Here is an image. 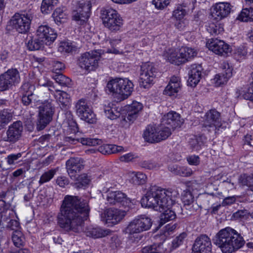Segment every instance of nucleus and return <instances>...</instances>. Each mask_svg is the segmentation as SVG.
<instances>
[{"instance_id":"1","label":"nucleus","mask_w":253,"mask_h":253,"mask_svg":"<svg viewBox=\"0 0 253 253\" xmlns=\"http://www.w3.org/2000/svg\"><path fill=\"white\" fill-rule=\"evenodd\" d=\"M88 201L78 196L66 195L57 215L59 226L66 231L80 232L89 216Z\"/></svg>"},{"instance_id":"2","label":"nucleus","mask_w":253,"mask_h":253,"mask_svg":"<svg viewBox=\"0 0 253 253\" xmlns=\"http://www.w3.org/2000/svg\"><path fill=\"white\" fill-rule=\"evenodd\" d=\"M213 243L223 253H232L242 248L245 241L241 234L228 227L221 229L216 234Z\"/></svg>"},{"instance_id":"3","label":"nucleus","mask_w":253,"mask_h":253,"mask_svg":"<svg viewBox=\"0 0 253 253\" xmlns=\"http://www.w3.org/2000/svg\"><path fill=\"white\" fill-rule=\"evenodd\" d=\"M133 87L132 82L127 78H115L108 81L106 89L117 101H121L131 94Z\"/></svg>"},{"instance_id":"4","label":"nucleus","mask_w":253,"mask_h":253,"mask_svg":"<svg viewBox=\"0 0 253 253\" xmlns=\"http://www.w3.org/2000/svg\"><path fill=\"white\" fill-rule=\"evenodd\" d=\"M34 16L35 10L32 9L25 10L21 14L16 13L12 17L10 25L18 33L25 34L29 31Z\"/></svg>"},{"instance_id":"5","label":"nucleus","mask_w":253,"mask_h":253,"mask_svg":"<svg viewBox=\"0 0 253 253\" xmlns=\"http://www.w3.org/2000/svg\"><path fill=\"white\" fill-rule=\"evenodd\" d=\"M100 18L104 26L111 32L120 30L123 24V19L117 11L110 7L101 9Z\"/></svg>"},{"instance_id":"6","label":"nucleus","mask_w":253,"mask_h":253,"mask_svg":"<svg viewBox=\"0 0 253 253\" xmlns=\"http://www.w3.org/2000/svg\"><path fill=\"white\" fill-rule=\"evenodd\" d=\"M101 50H95L82 54L78 59L79 67L86 71L95 70L98 66Z\"/></svg>"},{"instance_id":"7","label":"nucleus","mask_w":253,"mask_h":253,"mask_svg":"<svg viewBox=\"0 0 253 253\" xmlns=\"http://www.w3.org/2000/svg\"><path fill=\"white\" fill-rule=\"evenodd\" d=\"M39 118L37 123L38 130L43 129L52 120L54 107L51 100H47L39 107Z\"/></svg>"},{"instance_id":"8","label":"nucleus","mask_w":253,"mask_h":253,"mask_svg":"<svg viewBox=\"0 0 253 253\" xmlns=\"http://www.w3.org/2000/svg\"><path fill=\"white\" fill-rule=\"evenodd\" d=\"M20 76L16 69H8L0 75V91L11 89L20 82Z\"/></svg>"},{"instance_id":"9","label":"nucleus","mask_w":253,"mask_h":253,"mask_svg":"<svg viewBox=\"0 0 253 253\" xmlns=\"http://www.w3.org/2000/svg\"><path fill=\"white\" fill-rule=\"evenodd\" d=\"M156 69L151 62L143 63L141 66L139 77V85L144 88H149L153 84L156 77Z\"/></svg>"},{"instance_id":"10","label":"nucleus","mask_w":253,"mask_h":253,"mask_svg":"<svg viewBox=\"0 0 253 253\" xmlns=\"http://www.w3.org/2000/svg\"><path fill=\"white\" fill-rule=\"evenodd\" d=\"M91 8L90 0H78L77 9L73 13V19L80 25L83 24L90 17Z\"/></svg>"},{"instance_id":"11","label":"nucleus","mask_w":253,"mask_h":253,"mask_svg":"<svg viewBox=\"0 0 253 253\" xmlns=\"http://www.w3.org/2000/svg\"><path fill=\"white\" fill-rule=\"evenodd\" d=\"M75 108L76 113L81 119L89 124L95 123L96 116L85 100H79L76 103Z\"/></svg>"},{"instance_id":"12","label":"nucleus","mask_w":253,"mask_h":253,"mask_svg":"<svg viewBox=\"0 0 253 253\" xmlns=\"http://www.w3.org/2000/svg\"><path fill=\"white\" fill-rule=\"evenodd\" d=\"M23 130L22 122L20 121L14 122L8 126L6 134L2 136V139L6 142L15 143L21 137Z\"/></svg>"},{"instance_id":"13","label":"nucleus","mask_w":253,"mask_h":253,"mask_svg":"<svg viewBox=\"0 0 253 253\" xmlns=\"http://www.w3.org/2000/svg\"><path fill=\"white\" fill-rule=\"evenodd\" d=\"M152 225L150 218L144 215L137 216L127 227V231L130 234L138 233L150 229Z\"/></svg>"},{"instance_id":"14","label":"nucleus","mask_w":253,"mask_h":253,"mask_svg":"<svg viewBox=\"0 0 253 253\" xmlns=\"http://www.w3.org/2000/svg\"><path fill=\"white\" fill-rule=\"evenodd\" d=\"M177 191L159 187V208H171L177 199Z\"/></svg>"},{"instance_id":"15","label":"nucleus","mask_w":253,"mask_h":253,"mask_svg":"<svg viewBox=\"0 0 253 253\" xmlns=\"http://www.w3.org/2000/svg\"><path fill=\"white\" fill-rule=\"evenodd\" d=\"M106 200L110 205H122L124 207H129L131 205V200L126 194L121 191H110L107 192Z\"/></svg>"},{"instance_id":"16","label":"nucleus","mask_w":253,"mask_h":253,"mask_svg":"<svg viewBox=\"0 0 253 253\" xmlns=\"http://www.w3.org/2000/svg\"><path fill=\"white\" fill-rule=\"evenodd\" d=\"M142 207L152 208L157 211L158 204V186L156 185H151L149 188L145 196L141 200Z\"/></svg>"},{"instance_id":"17","label":"nucleus","mask_w":253,"mask_h":253,"mask_svg":"<svg viewBox=\"0 0 253 253\" xmlns=\"http://www.w3.org/2000/svg\"><path fill=\"white\" fill-rule=\"evenodd\" d=\"M67 136L64 137V142L67 144H76L81 142L83 145L95 146L100 144L101 140L99 139L79 137L77 133L68 132Z\"/></svg>"},{"instance_id":"18","label":"nucleus","mask_w":253,"mask_h":253,"mask_svg":"<svg viewBox=\"0 0 253 253\" xmlns=\"http://www.w3.org/2000/svg\"><path fill=\"white\" fill-rule=\"evenodd\" d=\"M36 35L45 44L48 45L55 40L57 36L54 30L47 24L39 26L36 31Z\"/></svg>"},{"instance_id":"19","label":"nucleus","mask_w":253,"mask_h":253,"mask_svg":"<svg viewBox=\"0 0 253 253\" xmlns=\"http://www.w3.org/2000/svg\"><path fill=\"white\" fill-rule=\"evenodd\" d=\"M67 171L71 179H75L76 176L84 169V161L80 157H73L66 163Z\"/></svg>"},{"instance_id":"20","label":"nucleus","mask_w":253,"mask_h":253,"mask_svg":"<svg viewBox=\"0 0 253 253\" xmlns=\"http://www.w3.org/2000/svg\"><path fill=\"white\" fill-rule=\"evenodd\" d=\"M211 243L206 235H201L195 240L193 246L192 253H211Z\"/></svg>"},{"instance_id":"21","label":"nucleus","mask_w":253,"mask_h":253,"mask_svg":"<svg viewBox=\"0 0 253 253\" xmlns=\"http://www.w3.org/2000/svg\"><path fill=\"white\" fill-rule=\"evenodd\" d=\"M206 46L214 53L223 56L227 55L231 51L229 45L217 39H211V41L208 42Z\"/></svg>"},{"instance_id":"22","label":"nucleus","mask_w":253,"mask_h":253,"mask_svg":"<svg viewBox=\"0 0 253 253\" xmlns=\"http://www.w3.org/2000/svg\"><path fill=\"white\" fill-rule=\"evenodd\" d=\"M183 122L184 120L181 118L180 115L175 111L168 113L161 119L163 125H168L172 129L180 127Z\"/></svg>"},{"instance_id":"23","label":"nucleus","mask_w":253,"mask_h":253,"mask_svg":"<svg viewBox=\"0 0 253 253\" xmlns=\"http://www.w3.org/2000/svg\"><path fill=\"white\" fill-rule=\"evenodd\" d=\"M125 211L115 209H107L102 214V218L107 223L116 224L126 215Z\"/></svg>"},{"instance_id":"24","label":"nucleus","mask_w":253,"mask_h":253,"mask_svg":"<svg viewBox=\"0 0 253 253\" xmlns=\"http://www.w3.org/2000/svg\"><path fill=\"white\" fill-rule=\"evenodd\" d=\"M230 4L228 2H219L216 3L211 12V17L218 21L226 17L230 12Z\"/></svg>"},{"instance_id":"25","label":"nucleus","mask_w":253,"mask_h":253,"mask_svg":"<svg viewBox=\"0 0 253 253\" xmlns=\"http://www.w3.org/2000/svg\"><path fill=\"white\" fill-rule=\"evenodd\" d=\"M203 69L200 64H193L191 65L189 71L188 83L191 86H195L199 82Z\"/></svg>"},{"instance_id":"26","label":"nucleus","mask_w":253,"mask_h":253,"mask_svg":"<svg viewBox=\"0 0 253 253\" xmlns=\"http://www.w3.org/2000/svg\"><path fill=\"white\" fill-rule=\"evenodd\" d=\"M205 126L220 127L221 126L220 114L215 110H211L205 115Z\"/></svg>"},{"instance_id":"27","label":"nucleus","mask_w":253,"mask_h":253,"mask_svg":"<svg viewBox=\"0 0 253 253\" xmlns=\"http://www.w3.org/2000/svg\"><path fill=\"white\" fill-rule=\"evenodd\" d=\"M181 90V82L178 77L173 76L171 77L169 84L166 87L164 94L169 96L174 95Z\"/></svg>"},{"instance_id":"28","label":"nucleus","mask_w":253,"mask_h":253,"mask_svg":"<svg viewBox=\"0 0 253 253\" xmlns=\"http://www.w3.org/2000/svg\"><path fill=\"white\" fill-rule=\"evenodd\" d=\"M142 108V104L136 101L133 102L131 104L127 106L126 117L129 123H133L134 122Z\"/></svg>"},{"instance_id":"29","label":"nucleus","mask_w":253,"mask_h":253,"mask_svg":"<svg viewBox=\"0 0 253 253\" xmlns=\"http://www.w3.org/2000/svg\"><path fill=\"white\" fill-rule=\"evenodd\" d=\"M144 140L151 143L158 142V127L155 125H149L146 128L143 134Z\"/></svg>"},{"instance_id":"30","label":"nucleus","mask_w":253,"mask_h":253,"mask_svg":"<svg viewBox=\"0 0 253 253\" xmlns=\"http://www.w3.org/2000/svg\"><path fill=\"white\" fill-rule=\"evenodd\" d=\"M163 56L169 62L175 65H179L183 63L181 59L182 56L179 54V49H169L168 51L164 52Z\"/></svg>"},{"instance_id":"31","label":"nucleus","mask_w":253,"mask_h":253,"mask_svg":"<svg viewBox=\"0 0 253 253\" xmlns=\"http://www.w3.org/2000/svg\"><path fill=\"white\" fill-rule=\"evenodd\" d=\"M87 236L94 238H102L111 233L109 229H105L100 227H88L85 230Z\"/></svg>"},{"instance_id":"32","label":"nucleus","mask_w":253,"mask_h":253,"mask_svg":"<svg viewBox=\"0 0 253 253\" xmlns=\"http://www.w3.org/2000/svg\"><path fill=\"white\" fill-rule=\"evenodd\" d=\"M171 208H159V212H161L159 216V228L167 222L173 220L176 217V214L174 211L171 210Z\"/></svg>"},{"instance_id":"33","label":"nucleus","mask_w":253,"mask_h":253,"mask_svg":"<svg viewBox=\"0 0 253 253\" xmlns=\"http://www.w3.org/2000/svg\"><path fill=\"white\" fill-rule=\"evenodd\" d=\"M54 97L62 110H67L70 105L69 95L65 91L56 90Z\"/></svg>"},{"instance_id":"34","label":"nucleus","mask_w":253,"mask_h":253,"mask_svg":"<svg viewBox=\"0 0 253 253\" xmlns=\"http://www.w3.org/2000/svg\"><path fill=\"white\" fill-rule=\"evenodd\" d=\"M104 111L106 116L111 119L115 120L121 116V108L116 107L112 103H109L107 105H104Z\"/></svg>"},{"instance_id":"35","label":"nucleus","mask_w":253,"mask_h":253,"mask_svg":"<svg viewBox=\"0 0 253 253\" xmlns=\"http://www.w3.org/2000/svg\"><path fill=\"white\" fill-rule=\"evenodd\" d=\"M21 102L25 106H30L31 107H37L41 104L40 101L38 99V97L35 94L22 95Z\"/></svg>"},{"instance_id":"36","label":"nucleus","mask_w":253,"mask_h":253,"mask_svg":"<svg viewBox=\"0 0 253 253\" xmlns=\"http://www.w3.org/2000/svg\"><path fill=\"white\" fill-rule=\"evenodd\" d=\"M123 150V147L113 144H104L99 146L98 150L104 155H109L112 153L120 152Z\"/></svg>"},{"instance_id":"37","label":"nucleus","mask_w":253,"mask_h":253,"mask_svg":"<svg viewBox=\"0 0 253 253\" xmlns=\"http://www.w3.org/2000/svg\"><path fill=\"white\" fill-rule=\"evenodd\" d=\"M179 54L182 56L183 63L190 60L197 55L196 51L191 47H182L179 49Z\"/></svg>"},{"instance_id":"38","label":"nucleus","mask_w":253,"mask_h":253,"mask_svg":"<svg viewBox=\"0 0 253 253\" xmlns=\"http://www.w3.org/2000/svg\"><path fill=\"white\" fill-rule=\"evenodd\" d=\"M13 112L9 109H4L0 111V123L5 127L13 118Z\"/></svg>"},{"instance_id":"39","label":"nucleus","mask_w":253,"mask_h":253,"mask_svg":"<svg viewBox=\"0 0 253 253\" xmlns=\"http://www.w3.org/2000/svg\"><path fill=\"white\" fill-rule=\"evenodd\" d=\"M76 182L74 184V186L77 189L83 188L86 187L89 182V179L86 174L83 173L81 175L78 174L76 176V178L73 179Z\"/></svg>"},{"instance_id":"40","label":"nucleus","mask_w":253,"mask_h":253,"mask_svg":"<svg viewBox=\"0 0 253 253\" xmlns=\"http://www.w3.org/2000/svg\"><path fill=\"white\" fill-rule=\"evenodd\" d=\"M44 44L45 43L39 38L37 39L31 38L26 42L27 48L30 50H40L43 47Z\"/></svg>"},{"instance_id":"41","label":"nucleus","mask_w":253,"mask_h":253,"mask_svg":"<svg viewBox=\"0 0 253 253\" xmlns=\"http://www.w3.org/2000/svg\"><path fill=\"white\" fill-rule=\"evenodd\" d=\"M58 3V0H42L41 7L42 13L47 14L50 12Z\"/></svg>"},{"instance_id":"42","label":"nucleus","mask_w":253,"mask_h":253,"mask_svg":"<svg viewBox=\"0 0 253 253\" xmlns=\"http://www.w3.org/2000/svg\"><path fill=\"white\" fill-rule=\"evenodd\" d=\"M12 240L15 246L20 248L24 246L25 238L20 230L13 231Z\"/></svg>"},{"instance_id":"43","label":"nucleus","mask_w":253,"mask_h":253,"mask_svg":"<svg viewBox=\"0 0 253 253\" xmlns=\"http://www.w3.org/2000/svg\"><path fill=\"white\" fill-rule=\"evenodd\" d=\"M187 9L185 5H178L173 10L172 15L176 20H180L183 19L187 14Z\"/></svg>"},{"instance_id":"44","label":"nucleus","mask_w":253,"mask_h":253,"mask_svg":"<svg viewBox=\"0 0 253 253\" xmlns=\"http://www.w3.org/2000/svg\"><path fill=\"white\" fill-rule=\"evenodd\" d=\"M186 236V233L184 232L182 233L172 241L170 246L168 248H166V250L168 252H171L174 249H176L183 243Z\"/></svg>"},{"instance_id":"45","label":"nucleus","mask_w":253,"mask_h":253,"mask_svg":"<svg viewBox=\"0 0 253 253\" xmlns=\"http://www.w3.org/2000/svg\"><path fill=\"white\" fill-rule=\"evenodd\" d=\"M52 17L57 24H61L65 21L67 15L60 8H57L52 14Z\"/></svg>"},{"instance_id":"46","label":"nucleus","mask_w":253,"mask_h":253,"mask_svg":"<svg viewBox=\"0 0 253 253\" xmlns=\"http://www.w3.org/2000/svg\"><path fill=\"white\" fill-rule=\"evenodd\" d=\"M238 19L244 22L253 21V8L250 7L243 9L238 16Z\"/></svg>"},{"instance_id":"47","label":"nucleus","mask_w":253,"mask_h":253,"mask_svg":"<svg viewBox=\"0 0 253 253\" xmlns=\"http://www.w3.org/2000/svg\"><path fill=\"white\" fill-rule=\"evenodd\" d=\"M161 123L159 126V141L167 139L171 134L172 128Z\"/></svg>"},{"instance_id":"48","label":"nucleus","mask_w":253,"mask_h":253,"mask_svg":"<svg viewBox=\"0 0 253 253\" xmlns=\"http://www.w3.org/2000/svg\"><path fill=\"white\" fill-rule=\"evenodd\" d=\"M52 78L61 86H68L71 84V80L61 73L55 74L53 75Z\"/></svg>"},{"instance_id":"49","label":"nucleus","mask_w":253,"mask_h":253,"mask_svg":"<svg viewBox=\"0 0 253 253\" xmlns=\"http://www.w3.org/2000/svg\"><path fill=\"white\" fill-rule=\"evenodd\" d=\"M207 30L209 33L213 36L221 34L224 30L222 25L217 22L209 24Z\"/></svg>"},{"instance_id":"50","label":"nucleus","mask_w":253,"mask_h":253,"mask_svg":"<svg viewBox=\"0 0 253 253\" xmlns=\"http://www.w3.org/2000/svg\"><path fill=\"white\" fill-rule=\"evenodd\" d=\"M76 46L72 42H63L60 44L58 50L60 52L71 53L75 51Z\"/></svg>"},{"instance_id":"51","label":"nucleus","mask_w":253,"mask_h":253,"mask_svg":"<svg viewBox=\"0 0 253 253\" xmlns=\"http://www.w3.org/2000/svg\"><path fill=\"white\" fill-rule=\"evenodd\" d=\"M56 169H51L44 172L41 176L39 181L40 185L49 181L54 176L57 172Z\"/></svg>"},{"instance_id":"52","label":"nucleus","mask_w":253,"mask_h":253,"mask_svg":"<svg viewBox=\"0 0 253 253\" xmlns=\"http://www.w3.org/2000/svg\"><path fill=\"white\" fill-rule=\"evenodd\" d=\"M184 206L190 209V206L193 203L194 197L190 191H184L181 198Z\"/></svg>"},{"instance_id":"53","label":"nucleus","mask_w":253,"mask_h":253,"mask_svg":"<svg viewBox=\"0 0 253 253\" xmlns=\"http://www.w3.org/2000/svg\"><path fill=\"white\" fill-rule=\"evenodd\" d=\"M146 175L142 172H136L131 178V182L137 185L144 184L146 181Z\"/></svg>"},{"instance_id":"54","label":"nucleus","mask_w":253,"mask_h":253,"mask_svg":"<svg viewBox=\"0 0 253 253\" xmlns=\"http://www.w3.org/2000/svg\"><path fill=\"white\" fill-rule=\"evenodd\" d=\"M35 86L29 82L24 83L20 88V93L22 95L31 94L34 93Z\"/></svg>"},{"instance_id":"55","label":"nucleus","mask_w":253,"mask_h":253,"mask_svg":"<svg viewBox=\"0 0 253 253\" xmlns=\"http://www.w3.org/2000/svg\"><path fill=\"white\" fill-rule=\"evenodd\" d=\"M239 182L243 186H248L250 189L253 191V176L242 175L239 178Z\"/></svg>"},{"instance_id":"56","label":"nucleus","mask_w":253,"mask_h":253,"mask_svg":"<svg viewBox=\"0 0 253 253\" xmlns=\"http://www.w3.org/2000/svg\"><path fill=\"white\" fill-rule=\"evenodd\" d=\"M247 54V47L244 45L236 47L234 52L235 57L238 58V59L240 58H245Z\"/></svg>"},{"instance_id":"57","label":"nucleus","mask_w":253,"mask_h":253,"mask_svg":"<svg viewBox=\"0 0 253 253\" xmlns=\"http://www.w3.org/2000/svg\"><path fill=\"white\" fill-rule=\"evenodd\" d=\"M201 140V138L200 137L198 138L195 136L190 139L189 144L191 148L193 151H198L201 148L203 143Z\"/></svg>"},{"instance_id":"58","label":"nucleus","mask_w":253,"mask_h":253,"mask_svg":"<svg viewBox=\"0 0 253 253\" xmlns=\"http://www.w3.org/2000/svg\"><path fill=\"white\" fill-rule=\"evenodd\" d=\"M221 68L222 70V74L229 79L232 76L233 68L227 62H224L221 64Z\"/></svg>"},{"instance_id":"59","label":"nucleus","mask_w":253,"mask_h":253,"mask_svg":"<svg viewBox=\"0 0 253 253\" xmlns=\"http://www.w3.org/2000/svg\"><path fill=\"white\" fill-rule=\"evenodd\" d=\"M176 227V225L175 224L173 225L168 224L165 227L163 232V234H161L159 236V237L161 238V239H163L164 237H167L173 232V231L175 229Z\"/></svg>"},{"instance_id":"60","label":"nucleus","mask_w":253,"mask_h":253,"mask_svg":"<svg viewBox=\"0 0 253 253\" xmlns=\"http://www.w3.org/2000/svg\"><path fill=\"white\" fill-rule=\"evenodd\" d=\"M22 156L21 153L12 154L7 156L6 158L7 163L9 165H14L17 163L18 160Z\"/></svg>"},{"instance_id":"61","label":"nucleus","mask_w":253,"mask_h":253,"mask_svg":"<svg viewBox=\"0 0 253 253\" xmlns=\"http://www.w3.org/2000/svg\"><path fill=\"white\" fill-rule=\"evenodd\" d=\"M229 79L225 76L220 74H217L215 76L213 79V83L216 86H219L221 84H224L227 83Z\"/></svg>"},{"instance_id":"62","label":"nucleus","mask_w":253,"mask_h":253,"mask_svg":"<svg viewBox=\"0 0 253 253\" xmlns=\"http://www.w3.org/2000/svg\"><path fill=\"white\" fill-rule=\"evenodd\" d=\"M157 165V163L152 160L143 161L140 163V165L142 168L150 170L156 169Z\"/></svg>"},{"instance_id":"63","label":"nucleus","mask_w":253,"mask_h":253,"mask_svg":"<svg viewBox=\"0 0 253 253\" xmlns=\"http://www.w3.org/2000/svg\"><path fill=\"white\" fill-rule=\"evenodd\" d=\"M65 68L64 63L58 61H54L53 62L52 71L55 74L60 73V72Z\"/></svg>"},{"instance_id":"64","label":"nucleus","mask_w":253,"mask_h":253,"mask_svg":"<svg viewBox=\"0 0 253 253\" xmlns=\"http://www.w3.org/2000/svg\"><path fill=\"white\" fill-rule=\"evenodd\" d=\"M158 245L153 244L150 246L144 247L142 249V253H158Z\"/></svg>"}]
</instances>
